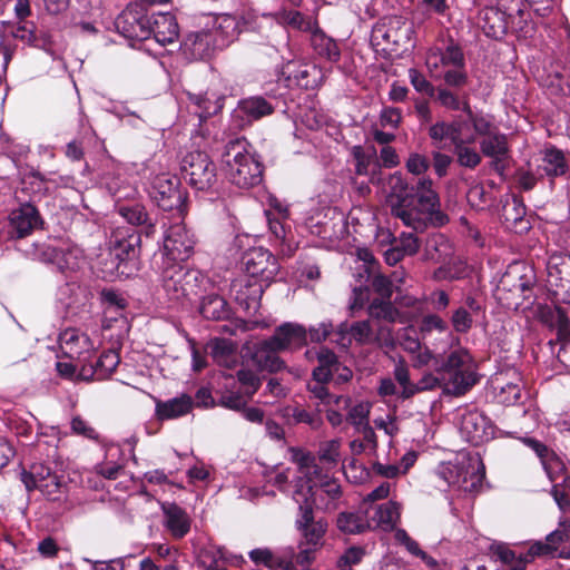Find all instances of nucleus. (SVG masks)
Returning a JSON list of instances; mask_svg holds the SVG:
<instances>
[{
    "label": "nucleus",
    "instance_id": "aec40b11",
    "mask_svg": "<svg viewBox=\"0 0 570 570\" xmlns=\"http://www.w3.org/2000/svg\"><path fill=\"white\" fill-rule=\"evenodd\" d=\"M275 112V106L263 96H250L238 101L234 117L239 119V127L252 126L255 121Z\"/></svg>",
    "mask_w": 570,
    "mask_h": 570
},
{
    "label": "nucleus",
    "instance_id": "052dcab7",
    "mask_svg": "<svg viewBox=\"0 0 570 570\" xmlns=\"http://www.w3.org/2000/svg\"><path fill=\"white\" fill-rule=\"evenodd\" d=\"M546 540L554 552L560 551L559 547L562 543H570V520L561 521L559 527L546 537Z\"/></svg>",
    "mask_w": 570,
    "mask_h": 570
},
{
    "label": "nucleus",
    "instance_id": "09e8293b",
    "mask_svg": "<svg viewBox=\"0 0 570 570\" xmlns=\"http://www.w3.org/2000/svg\"><path fill=\"white\" fill-rule=\"evenodd\" d=\"M336 525L340 531L348 534L362 533L368 528L367 521L355 512H341Z\"/></svg>",
    "mask_w": 570,
    "mask_h": 570
},
{
    "label": "nucleus",
    "instance_id": "f8f14e48",
    "mask_svg": "<svg viewBox=\"0 0 570 570\" xmlns=\"http://www.w3.org/2000/svg\"><path fill=\"white\" fill-rule=\"evenodd\" d=\"M194 236L186 229L181 223L171 225L164 237V262L165 263H184L193 254L195 247Z\"/></svg>",
    "mask_w": 570,
    "mask_h": 570
},
{
    "label": "nucleus",
    "instance_id": "864d4df0",
    "mask_svg": "<svg viewBox=\"0 0 570 570\" xmlns=\"http://www.w3.org/2000/svg\"><path fill=\"white\" fill-rule=\"evenodd\" d=\"M495 8L511 18L512 26L514 20L518 22L519 30L523 29V23L527 22L524 18L523 1L522 0H497Z\"/></svg>",
    "mask_w": 570,
    "mask_h": 570
},
{
    "label": "nucleus",
    "instance_id": "49530a36",
    "mask_svg": "<svg viewBox=\"0 0 570 570\" xmlns=\"http://www.w3.org/2000/svg\"><path fill=\"white\" fill-rule=\"evenodd\" d=\"M76 346L79 347V351H77V362L73 364V375L76 372L79 373L81 364L89 363L96 353L94 343L91 342L88 334L73 328V348Z\"/></svg>",
    "mask_w": 570,
    "mask_h": 570
},
{
    "label": "nucleus",
    "instance_id": "3c124183",
    "mask_svg": "<svg viewBox=\"0 0 570 570\" xmlns=\"http://www.w3.org/2000/svg\"><path fill=\"white\" fill-rule=\"evenodd\" d=\"M198 563L205 570H225L223 550L216 547H204L198 552Z\"/></svg>",
    "mask_w": 570,
    "mask_h": 570
},
{
    "label": "nucleus",
    "instance_id": "cd10ccee",
    "mask_svg": "<svg viewBox=\"0 0 570 570\" xmlns=\"http://www.w3.org/2000/svg\"><path fill=\"white\" fill-rule=\"evenodd\" d=\"M537 317L543 325L557 331V340L569 334L570 318L563 307L540 304L537 308Z\"/></svg>",
    "mask_w": 570,
    "mask_h": 570
},
{
    "label": "nucleus",
    "instance_id": "c85d7f7f",
    "mask_svg": "<svg viewBox=\"0 0 570 570\" xmlns=\"http://www.w3.org/2000/svg\"><path fill=\"white\" fill-rule=\"evenodd\" d=\"M274 19L279 26L286 29L305 33H309L318 23L316 18L305 14L294 8H281L274 13Z\"/></svg>",
    "mask_w": 570,
    "mask_h": 570
},
{
    "label": "nucleus",
    "instance_id": "603ef678",
    "mask_svg": "<svg viewBox=\"0 0 570 570\" xmlns=\"http://www.w3.org/2000/svg\"><path fill=\"white\" fill-rule=\"evenodd\" d=\"M375 519L384 529H393L400 519V509L397 503L393 501L379 505Z\"/></svg>",
    "mask_w": 570,
    "mask_h": 570
},
{
    "label": "nucleus",
    "instance_id": "a211bd4d",
    "mask_svg": "<svg viewBox=\"0 0 570 570\" xmlns=\"http://www.w3.org/2000/svg\"><path fill=\"white\" fill-rule=\"evenodd\" d=\"M217 47L216 32L212 30L190 32L180 43L183 55L189 60L209 59Z\"/></svg>",
    "mask_w": 570,
    "mask_h": 570
},
{
    "label": "nucleus",
    "instance_id": "9d476101",
    "mask_svg": "<svg viewBox=\"0 0 570 570\" xmlns=\"http://www.w3.org/2000/svg\"><path fill=\"white\" fill-rule=\"evenodd\" d=\"M413 26L406 18L389 16L374 26L371 33V42L376 47L383 45L401 47L411 40Z\"/></svg>",
    "mask_w": 570,
    "mask_h": 570
},
{
    "label": "nucleus",
    "instance_id": "a19ab883",
    "mask_svg": "<svg viewBox=\"0 0 570 570\" xmlns=\"http://www.w3.org/2000/svg\"><path fill=\"white\" fill-rule=\"evenodd\" d=\"M367 313L370 317L377 322L395 323L400 313L399 309L385 298H373L368 305Z\"/></svg>",
    "mask_w": 570,
    "mask_h": 570
},
{
    "label": "nucleus",
    "instance_id": "ddd939ff",
    "mask_svg": "<svg viewBox=\"0 0 570 570\" xmlns=\"http://www.w3.org/2000/svg\"><path fill=\"white\" fill-rule=\"evenodd\" d=\"M115 27L129 41L149 39V17L141 6H127L116 18Z\"/></svg>",
    "mask_w": 570,
    "mask_h": 570
},
{
    "label": "nucleus",
    "instance_id": "f704fd0d",
    "mask_svg": "<svg viewBox=\"0 0 570 570\" xmlns=\"http://www.w3.org/2000/svg\"><path fill=\"white\" fill-rule=\"evenodd\" d=\"M456 88L450 87L448 90H441L439 95V105L448 110L458 111L462 110L470 121L473 120V117H476L470 106L469 99L464 96L463 99L460 98Z\"/></svg>",
    "mask_w": 570,
    "mask_h": 570
},
{
    "label": "nucleus",
    "instance_id": "13d9d810",
    "mask_svg": "<svg viewBox=\"0 0 570 570\" xmlns=\"http://www.w3.org/2000/svg\"><path fill=\"white\" fill-rule=\"evenodd\" d=\"M118 213L132 226H139L146 222L149 213L141 204H134L131 206H119Z\"/></svg>",
    "mask_w": 570,
    "mask_h": 570
},
{
    "label": "nucleus",
    "instance_id": "c756f323",
    "mask_svg": "<svg viewBox=\"0 0 570 570\" xmlns=\"http://www.w3.org/2000/svg\"><path fill=\"white\" fill-rule=\"evenodd\" d=\"M309 45L320 58L326 59L330 62H337L341 59V50L337 42L328 37L318 23L309 32Z\"/></svg>",
    "mask_w": 570,
    "mask_h": 570
},
{
    "label": "nucleus",
    "instance_id": "9b49d317",
    "mask_svg": "<svg viewBox=\"0 0 570 570\" xmlns=\"http://www.w3.org/2000/svg\"><path fill=\"white\" fill-rule=\"evenodd\" d=\"M533 281L527 275H515L507 272L497 287L498 299L508 308H519L525 301L533 297Z\"/></svg>",
    "mask_w": 570,
    "mask_h": 570
},
{
    "label": "nucleus",
    "instance_id": "ea45409f",
    "mask_svg": "<svg viewBox=\"0 0 570 570\" xmlns=\"http://www.w3.org/2000/svg\"><path fill=\"white\" fill-rule=\"evenodd\" d=\"M279 352H272L265 346V341L258 343L254 360L258 366L269 373H277L286 368V363L277 354Z\"/></svg>",
    "mask_w": 570,
    "mask_h": 570
},
{
    "label": "nucleus",
    "instance_id": "69168bd1",
    "mask_svg": "<svg viewBox=\"0 0 570 570\" xmlns=\"http://www.w3.org/2000/svg\"><path fill=\"white\" fill-rule=\"evenodd\" d=\"M250 399H247L245 392L226 391L220 395L218 404L234 411H240Z\"/></svg>",
    "mask_w": 570,
    "mask_h": 570
},
{
    "label": "nucleus",
    "instance_id": "8fccbe9b",
    "mask_svg": "<svg viewBox=\"0 0 570 570\" xmlns=\"http://www.w3.org/2000/svg\"><path fill=\"white\" fill-rule=\"evenodd\" d=\"M286 416L292 419L295 424H307L313 430H318L323 425V419L320 411H308L301 406L288 407Z\"/></svg>",
    "mask_w": 570,
    "mask_h": 570
},
{
    "label": "nucleus",
    "instance_id": "412c9836",
    "mask_svg": "<svg viewBox=\"0 0 570 570\" xmlns=\"http://www.w3.org/2000/svg\"><path fill=\"white\" fill-rule=\"evenodd\" d=\"M120 362L119 354L114 350L104 351L99 356H94L89 363L81 364L78 379L82 381L105 380L111 375Z\"/></svg>",
    "mask_w": 570,
    "mask_h": 570
},
{
    "label": "nucleus",
    "instance_id": "2eb2a0df",
    "mask_svg": "<svg viewBox=\"0 0 570 570\" xmlns=\"http://www.w3.org/2000/svg\"><path fill=\"white\" fill-rule=\"evenodd\" d=\"M264 341L266 348L272 352H296L307 345V330L302 324L285 322Z\"/></svg>",
    "mask_w": 570,
    "mask_h": 570
},
{
    "label": "nucleus",
    "instance_id": "680f3d73",
    "mask_svg": "<svg viewBox=\"0 0 570 570\" xmlns=\"http://www.w3.org/2000/svg\"><path fill=\"white\" fill-rule=\"evenodd\" d=\"M217 22L216 35L220 32L227 41H233L240 33L239 21L234 16L224 14Z\"/></svg>",
    "mask_w": 570,
    "mask_h": 570
},
{
    "label": "nucleus",
    "instance_id": "5701e85b",
    "mask_svg": "<svg viewBox=\"0 0 570 570\" xmlns=\"http://www.w3.org/2000/svg\"><path fill=\"white\" fill-rule=\"evenodd\" d=\"M164 513V525L170 535L180 540L185 538L190 531L191 520L180 505L175 502H165L161 504Z\"/></svg>",
    "mask_w": 570,
    "mask_h": 570
},
{
    "label": "nucleus",
    "instance_id": "72a5a7b5",
    "mask_svg": "<svg viewBox=\"0 0 570 570\" xmlns=\"http://www.w3.org/2000/svg\"><path fill=\"white\" fill-rule=\"evenodd\" d=\"M540 169H542L544 175L551 178L566 175L569 166L563 151L553 146L547 148Z\"/></svg>",
    "mask_w": 570,
    "mask_h": 570
},
{
    "label": "nucleus",
    "instance_id": "6e6d98bb",
    "mask_svg": "<svg viewBox=\"0 0 570 570\" xmlns=\"http://www.w3.org/2000/svg\"><path fill=\"white\" fill-rule=\"evenodd\" d=\"M525 215V206L523 202L518 197H512L510 202H507L502 207L501 216L505 223L517 225L523 220Z\"/></svg>",
    "mask_w": 570,
    "mask_h": 570
},
{
    "label": "nucleus",
    "instance_id": "a878e982",
    "mask_svg": "<svg viewBox=\"0 0 570 570\" xmlns=\"http://www.w3.org/2000/svg\"><path fill=\"white\" fill-rule=\"evenodd\" d=\"M151 36L163 46L178 39L179 28L175 16L169 12H159L149 17V38Z\"/></svg>",
    "mask_w": 570,
    "mask_h": 570
},
{
    "label": "nucleus",
    "instance_id": "dca6fc26",
    "mask_svg": "<svg viewBox=\"0 0 570 570\" xmlns=\"http://www.w3.org/2000/svg\"><path fill=\"white\" fill-rule=\"evenodd\" d=\"M548 283L553 294L563 303L570 304V255L553 253L547 263Z\"/></svg>",
    "mask_w": 570,
    "mask_h": 570
},
{
    "label": "nucleus",
    "instance_id": "338daca9",
    "mask_svg": "<svg viewBox=\"0 0 570 570\" xmlns=\"http://www.w3.org/2000/svg\"><path fill=\"white\" fill-rule=\"evenodd\" d=\"M235 344L226 338H216L212 346V354L213 356L220 361L224 358L225 361H228L229 358H235Z\"/></svg>",
    "mask_w": 570,
    "mask_h": 570
},
{
    "label": "nucleus",
    "instance_id": "f03ea898",
    "mask_svg": "<svg viewBox=\"0 0 570 570\" xmlns=\"http://www.w3.org/2000/svg\"><path fill=\"white\" fill-rule=\"evenodd\" d=\"M425 65L431 78L448 87L462 89L469 83L464 50L452 37L426 51Z\"/></svg>",
    "mask_w": 570,
    "mask_h": 570
},
{
    "label": "nucleus",
    "instance_id": "7ed1b4c3",
    "mask_svg": "<svg viewBox=\"0 0 570 570\" xmlns=\"http://www.w3.org/2000/svg\"><path fill=\"white\" fill-rule=\"evenodd\" d=\"M250 149L245 138H235L225 145L222 155L228 180L243 189L255 187L263 180L264 165Z\"/></svg>",
    "mask_w": 570,
    "mask_h": 570
},
{
    "label": "nucleus",
    "instance_id": "e433bc0d",
    "mask_svg": "<svg viewBox=\"0 0 570 570\" xmlns=\"http://www.w3.org/2000/svg\"><path fill=\"white\" fill-rule=\"evenodd\" d=\"M189 99L195 106V114L199 117L200 121L218 114L224 106V97H215V95H213L212 98L208 96V92L205 95L190 96Z\"/></svg>",
    "mask_w": 570,
    "mask_h": 570
},
{
    "label": "nucleus",
    "instance_id": "774afa93",
    "mask_svg": "<svg viewBox=\"0 0 570 570\" xmlns=\"http://www.w3.org/2000/svg\"><path fill=\"white\" fill-rule=\"evenodd\" d=\"M491 557L503 564H510L515 560V552L504 542H493L489 548Z\"/></svg>",
    "mask_w": 570,
    "mask_h": 570
},
{
    "label": "nucleus",
    "instance_id": "c03bdc74",
    "mask_svg": "<svg viewBox=\"0 0 570 570\" xmlns=\"http://www.w3.org/2000/svg\"><path fill=\"white\" fill-rule=\"evenodd\" d=\"M330 382L331 381H320L317 376H312V381L308 382L307 384V390L315 399H318L323 404L340 405L341 403H344V405L347 406L351 401L350 397L331 394L326 386V384Z\"/></svg>",
    "mask_w": 570,
    "mask_h": 570
},
{
    "label": "nucleus",
    "instance_id": "bf43d9fd",
    "mask_svg": "<svg viewBox=\"0 0 570 570\" xmlns=\"http://www.w3.org/2000/svg\"><path fill=\"white\" fill-rule=\"evenodd\" d=\"M237 380L245 389L247 399H252L261 387V379L249 368H240L236 373Z\"/></svg>",
    "mask_w": 570,
    "mask_h": 570
},
{
    "label": "nucleus",
    "instance_id": "b1692460",
    "mask_svg": "<svg viewBox=\"0 0 570 570\" xmlns=\"http://www.w3.org/2000/svg\"><path fill=\"white\" fill-rule=\"evenodd\" d=\"M461 432L469 442L479 444L492 434V423L483 413L470 411L462 416Z\"/></svg>",
    "mask_w": 570,
    "mask_h": 570
},
{
    "label": "nucleus",
    "instance_id": "473e14b6",
    "mask_svg": "<svg viewBox=\"0 0 570 570\" xmlns=\"http://www.w3.org/2000/svg\"><path fill=\"white\" fill-rule=\"evenodd\" d=\"M492 389L495 402L504 406L518 404L522 396V387L520 384L505 382L500 377H497L492 382Z\"/></svg>",
    "mask_w": 570,
    "mask_h": 570
},
{
    "label": "nucleus",
    "instance_id": "39448f33",
    "mask_svg": "<svg viewBox=\"0 0 570 570\" xmlns=\"http://www.w3.org/2000/svg\"><path fill=\"white\" fill-rule=\"evenodd\" d=\"M203 275L197 269H190L179 263L163 262L160 281L161 287L173 303L191 301L202 287Z\"/></svg>",
    "mask_w": 570,
    "mask_h": 570
},
{
    "label": "nucleus",
    "instance_id": "6e6552de",
    "mask_svg": "<svg viewBox=\"0 0 570 570\" xmlns=\"http://www.w3.org/2000/svg\"><path fill=\"white\" fill-rule=\"evenodd\" d=\"M180 173L184 180L196 191H210L218 183L216 164L202 150L189 151L181 158Z\"/></svg>",
    "mask_w": 570,
    "mask_h": 570
},
{
    "label": "nucleus",
    "instance_id": "37998d69",
    "mask_svg": "<svg viewBox=\"0 0 570 570\" xmlns=\"http://www.w3.org/2000/svg\"><path fill=\"white\" fill-rule=\"evenodd\" d=\"M475 141L474 136H470L465 141L458 144L453 147V153L456 157V163L464 168L474 169L482 160L481 155L475 148L470 147Z\"/></svg>",
    "mask_w": 570,
    "mask_h": 570
},
{
    "label": "nucleus",
    "instance_id": "a18cd8bd",
    "mask_svg": "<svg viewBox=\"0 0 570 570\" xmlns=\"http://www.w3.org/2000/svg\"><path fill=\"white\" fill-rule=\"evenodd\" d=\"M409 77L411 85L414 89L421 95L428 96L429 98H433L435 102L439 104V95L441 90H448L450 87L444 85L434 86L426 77L416 69L409 70Z\"/></svg>",
    "mask_w": 570,
    "mask_h": 570
},
{
    "label": "nucleus",
    "instance_id": "7c9ffc66",
    "mask_svg": "<svg viewBox=\"0 0 570 570\" xmlns=\"http://www.w3.org/2000/svg\"><path fill=\"white\" fill-rule=\"evenodd\" d=\"M199 313L206 320L225 321L230 317L232 308L223 296L213 293L203 298Z\"/></svg>",
    "mask_w": 570,
    "mask_h": 570
},
{
    "label": "nucleus",
    "instance_id": "393cba45",
    "mask_svg": "<svg viewBox=\"0 0 570 570\" xmlns=\"http://www.w3.org/2000/svg\"><path fill=\"white\" fill-rule=\"evenodd\" d=\"M41 225V218L37 208L29 204H22L10 214L11 233L18 238L26 237Z\"/></svg>",
    "mask_w": 570,
    "mask_h": 570
},
{
    "label": "nucleus",
    "instance_id": "423d86ee",
    "mask_svg": "<svg viewBox=\"0 0 570 570\" xmlns=\"http://www.w3.org/2000/svg\"><path fill=\"white\" fill-rule=\"evenodd\" d=\"M150 197L158 208L171 214V217L183 220L187 214L188 193L181 187L180 179L168 173L157 175L150 187Z\"/></svg>",
    "mask_w": 570,
    "mask_h": 570
},
{
    "label": "nucleus",
    "instance_id": "58836bf2",
    "mask_svg": "<svg viewBox=\"0 0 570 570\" xmlns=\"http://www.w3.org/2000/svg\"><path fill=\"white\" fill-rule=\"evenodd\" d=\"M482 154L489 158H498V156H508L510 148L505 134L494 130L492 135L484 137L480 141Z\"/></svg>",
    "mask_w": 570,
    "mask_h": 570
},
{
    "label": "nucleus",
    "instance_id": "79ce46f5",
    "mask_svg": "<svg viewBox=\"0 0 570 570\" xmlns=\"http://www.w3.org/2000/svg\"><path fill=\"white\" fill-rule=\"evenodd\" d=\"M10 35L21 42L31 46V47H40L43 41L37 33L36 24L32 21L23 20V21H14L9 24Z\"/></svg>",
    "mask_w": 570,
    "mask_h": 570
},
{
    "label": "nucleus",
    "instance_id": "0e129e2a",
    "mask_svg": "<svg viewBox=\"0 0 570 570\" xmlns=\"http://www.w3.org/2000/svg\"><path fill=\"white\" fill-rule=\"evenodd\" d=\"M118 261L112 257L111 254H107L106 257H100L98 261V264L100 265L99 272L100 276L104 279L112 281L116 277H124V274L121 273V266L120 264H117Z\"/></svg>",
    "mask_w": 570,
    "mask_h": 570
},
{
    "label": "nucleus",
    "instance_id": "bb28decb",
    "mask_svg": "<svg viewBox=\"0 0 570 570\" xmlns=\"http://www.w3.org/2000/svg\"><path fill=\"white\" fill-rule=\"evenodd\" d=\"M194 405L193 397L185 393L167 401L157 400L155 416L161 422L178 419L190 413Z\"/></svg>",
    "mask_w": 570,
    "mask_h": 570
},
{
    "label": "nucleus",
    "instance_id": "1a4fd4ad",
    "mask_svg": "<svg viewBox=\"0 0 570 570\" xmlns=\"http://www.w3.org/2000/svg\"><path fill=\"white\" fill-rule=\"evenodd\" d=\"M109 254L118 261L125 278L139 269L140 234L132 227H118L110 236Z\"/></svg>",
    "mask_w": 570,
    "mask_h": 570
},
{
    "label": "nucleus",
    "instance_id": "0eeeda50",
    "mask_svg": "<svg viewBox=\"0 0 570 570\" xmlns=\"http://www.w3.org/2000/svg\"><path fill=\"white\" fill-rule=\"evenodd\" d=\"M293 498L299 505L298 518L295 522L297 530L302 533L307 544H320L326 533L327 522L324 519L316 520L314 517V504L316 501L314 485L308 482H306V485H297Z\"/></svg>",
    "mask_w": 570,
    "mask_h": 570
},
{
    "label": "nucleus",
    "instance_id": "6ab92c4d",
    "mask_svg": "<svg viewBox=\"0 0 570 570\" xmlns=\"http://www.w3.org/2000/svg\"><path fill=\"white\" fill-rule=\"evenodd\" d=\"M46 254L49 256L51 264L61 273L65 278H68L69 274V252L48 247ZM71 305V288L68 279L65 281L63 285L58 289L56 298V308L62 318H67L69 314V307Z\"/></svg>",
    "mask_w": 570,
    "mask_h": 570
},
{
    "label": "nucleus",
    "instance_id": "f257e3e1",
    "mask_svg": "<svg viewBox=\"0 0 570 570\" xmlns=\"http://www.w3.org/2000/svg\"><path fill=\"white\" fill-rule=\"evenodd\" d=\"M432 185V179L426 177L409 183L401 175L392 176L391 214L414 230H423L426 223L438 228L445 226L450 218L441 209L439 194Z\"/></svg>",
    "mask_w": 570,
    "mask_h": 570
},
{
    "label": "nucleus",
    "instance_id": "de8ad7c7",
    "mask_svg": "<svg viewBox=\"0 0 570 570\" xmlns=\"http://www.w3.org/2000/svg\"><path fill=\"white\" fill-rule=\"evenodd\" d=\"M268 226L275 240L278 242L281 253L287 257L293 256L297 246L288 238V232L286 230L284 222L279 218L268 217Z\"/></svg>",
    "mask_w": 570,
    "mask_h": 570
},
{
    "label": "nucleus",
    "instance_id": "4c0bfd02",
    "mask_svg": "<svg viewBox=\"0 0 570 570\" xmlns=\"http://www.w3.org/2000/svg\"><path fill=\"white\" fill-rule=\"evenodd\" d=\"M353 159L355 160V174L357 176H367L371 171V166H374L373 174L380 168L376 150L374 147L366 151L361 145L353 146L351 149Z\"/></svg>",
    "mask_w": 570,
    "mask_h": 570
},
{
    "label": "nucleus",
    "instance_id": "f3484780",
    "mask_svg": "<svg viewBox=\"0 0 570 570\" xmlns=\"http://www.w3.org/2000/svg\"><path fill=\"white\" fill-rule=\"evenodd\" d=\"M244 269L253 278L259 277L269 283L278 273V264L273 254L263 247L246 250L242 258Z\"/></svg>",
    "mask_w": 570,
    "mask_h": 570
},
{
    "label": "nucleus",
    "instance_id": "4d7b16f0",
    "mask_svg": "<svg viewBox=\"0 0 570 570\" xmlns=\"http://www.w3.org/2000/svg\"><path fill=\"white\" fill-rule=\"evenodd\" d=\"M451 325L455 333L466 334L473 327V314L466 307H458L452 312Z\"/></svg>",
    "mask_w": 570,
    "mask_h": 570
},
{
    "label": "nucleus",
    "instance_id": "4be33fe9",
    "mask_svg": "<svg viewBox=\"0 0 570 570\" xmlns=\"http://www.w3.org/2000/svg\"><path fill=\"white\" fill-rule=\"evenodd\" d=\"M480 19L482 21V29L487 37L493 39L503 38L509 29L518 30V22L514 20L512 26L511 18L500 11V8L494 6L485 7L480 11Z\"/></svg>",
    "mask_w": 570,
    "mask_h": 570
},
{
    "label": "nucleus",
    "instance_id": "e2e57ef3",
    "mask_svg": "<svg viewBox=\"0 0 570 570\" xmlns=\"http://www.w3.org/2000/svg\"><path fill=\"white\" fill-rule=\"evenodd\" d=\"M364 556H365L364 548L356 547V546L350 547L338 558L337 567L341 570H352V567L358 564L362 561Z\"/></svg>",
    "mask_w": 570,
    "mask_h": 570
},
{
    "label": "nucleus",
    "instance_id": "c9c22d12",
    "mask_svg": "<svg viewBox=\"0 0 570 570\" xmlns=\"http://www.w3.org/2000/svg\"><path fill=\"white\" fill-rule=\"evenodd\" d=\"M55 479L56 476L51 475L50 470L42 464H33L29 471L23 470L21 473V481L28 491L45 490L49 487V481L53 482Z\"/></svg>",
    "mask_w": 570,
    "mask_h": 570
},
{
    "label": "nucleus",
    "instance_id": "4468645a",
    "mask_svg": "<svg viewBox=\"0 0 570 570\" xmlns=\"http://www.w3.org/2000/svg\"><path fill=\"white\" fill-rule=\"evenodd\" d=\"M281 78L287 88L315 90L322 85L324 73L316 65L287 61L282 67Z\"/></svg>",
    "mask_w": 570,
    "mask_h": 570
},
{
    "label": "nucleus",
    "instance_id": "20e7f679",
    "mask_svg": "<svg viewBox=\"0 0 570 570\" xmlns=\"http://www.w3.org/2000/svg\"><path fill=\"white\" fill-rule=\"evenodd\" d=\"M445 382L444 391L453 396H462L478 382L473 357L465 348H458L446 355L436 367Z\"/></svg>",
    "mask_w": 570,
    "mask_h": 570
},
{
    "label": "nucleus",
    "instance_id": "2f4dec72",
    "mask_svg": "<svg viewBox=\"0 0 570 570\" xmlns=\"http://www.w3.org/2000/svg\"><path fill=\"white\" fill-rule=\"evenodd\" d=\"M340 363L341 361L333 350L320 346L317 366L312 371V376H317L320 381H332Z\"/></svg>",
    "mask_w": 570,
    "mask_h": 570
},
{
    "label": "nucleus",
    "instance_id": "5fc2aeb1",
    "mask_svg": "<svg viewBox=\"0 0 570 570\" xmlns=\"http://www.w3.org/2000/svg\"><path fill=\"white\" fill-rule=\"evenodd\" d=\"M466 266L463 264H452V265H442L438 267L432 275L433 281L443 282V281H459L466 277Z\"/></svg>",
    "mask_w": 570,
    "mask_h": 570
}]
</instances>
